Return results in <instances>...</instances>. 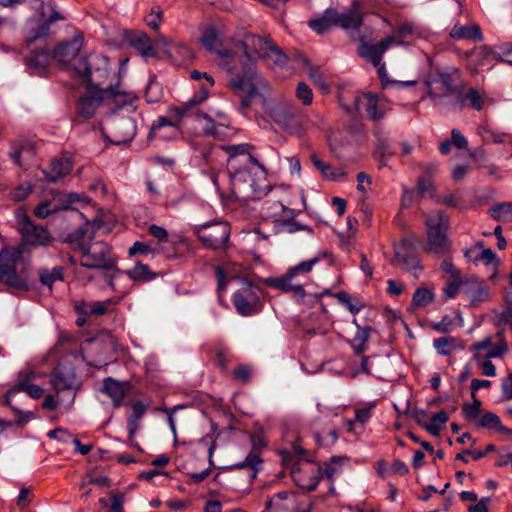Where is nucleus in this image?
I'll list each match as a JSON object with an SVG mask.
<instances>
[{
    "label": "nucleus",
    "instance_id": "28",
    "mask_svg": "<svg viewBox=\"0 0 512 512\" xmlns=\"http://www.w3.org/2000/svg\"><path fill=\"white\" fill-rule=\"evenodd\" d=\"M52 58L53 54L51 55L46 49L36 50L26 58V65L31 73L44 75Z\"/></svg>",
    "mask_w": 512,
    "mask_h": 512
},
{
    "label": "nucleus",
    "instance_id": "63",
    "mask_svg": "<svg viewBox=\"0 0 512 512\" xmlns=\"http://www.w3.org/2000/svg\"><path fill=\"white\" fill-rule=\"evenodd\" d=\"M40 279L43 284L51 286L55 281L62 279V270L44 271L41 273Z\"/></svg>",
    "mask_w": 512,
    "mask_h": 512
},
{
    "label": "nucleus",
    "instance_id": "35",
    "mask_svg": "<svg viewBox=\"0 0 512 512\" xmlns=\"http://www.w3.org/2000/svg\"><path fill=\"white\" fill-rule=\"evenodd\" d=\"M71 170V158L68 155H63L52 161L51 170L49 173H47V178L52 182H56L57 180L69 174Z\"/></svg>",
    "mask_w": 512,
    "mask_h": 512
},
{
    "label": "nucleus",
    "instance_id": "41",
    "mask_svg": "<svg viewBox=\"0 0 512 512\" xmlns=\"http://www.w3.org/2000/svg\"><path fill=\"white\" fill-rule=\"evenodd\" d=\"M18 392H25L28 396H30L33 399H38L43 394V389L35 384H14V386L7 392L6 394V401L7 404L10 405V399L14 397Z\"/></svg>",
    "mask_w": 512,
    "mask_h": 512
},
{
    "label": "nucleus",
    "instance_id": "64",
    "mask_svg": "<svg viewBox=\"0 0 512 512\" xmlns=\"http://www.w3.org/2000/svg\"><path fill=\"white\" fill-rule=\"evenodd\" d=\"M32 190L31 185L29 184H21L11 191V198L14 201H22L27 198Z\"/></svg>",
    "mask_w": 512,
    "mask_h": 512
},
{
    "label": "nucleus",
    "instance_id": "7",
    "mask_svg": "<svg viewBox=\"0 0 512 512\" xmlns=\"http://www.w3.org/2000/svg\"><path fill=\"white\" fill-rule=\"evenodd\" d=\"M427 251L437 255H444L451 247L447 236L449 227L448 217L441 211L428 215L426 221Z\"/></svg>",
    "mask_w": 512,
    "mask_h": 512
},
{
    "label": "nucleus",
    "instance_id": "19",
    "mask_svg": "<svg viewBox=\"0 0 512 512\" xmlns=\"http://www.w3.org/2000/svg\"><path fill=\"white\" fill-rule=\"evenodd\" d=\"M173 115V113H171ZM175 120H168L166 117H159L152 125L150 136L156 139L173 140L180 136L179 123L182 119L176 116Z\"/></svg>",
    "mask_w": 512,
    "mask_h": 512
},
{
    "label": "nucleus",
    "instance_id": "32",
    "mask_svg": "<svg viewBox=\"0 0 512 512\" xmlns=\"http://www.w3.org/2000/svg\"><path fill=\"white\" fill-rule=\"evenodd\" d=\"M128 390L129 385L127 383H121L112 378L104 380L103 391L112 399L115 407L122 404Z\"/></svg>",
    "mask_w": 512,
    "mask_h": 512
},
{
    "label": "nucleus",
    "instance_id": "52",
    "mask_svg": "<svg viewBox=\"0 0 512 512\" xmlns=\"http://www.w3.org/2000/svg\"><path fill=\"white\" fill-rule=\"evenodd\" d=\"M296 98L305 106H309L313 102V91L304 82L298 83L295 91Z\"/></svg>",
    "mask_w": 512,
    "mask_h": 512
},
{
    "label": "nucleus",
    "instance_id": "22",
    "mask_svg": "<svg viewBox=\"0 0 512 512\" xmlns=\"http://www.w3.org/2000/svg\"><path fill=\"white\" fill-rule=\"evenodd\" d=\"M462 294L474 306L489 299V290L486 284L477 278L464 279Z\"/></svg>",
    "mask_w": 512,
    "mask_h": 512
},
{
    "label": "nucleus",
    "instance_id": "51",
    "mask_svg": "<svg viewBox=\"0 0 512 512\" xmlns=\"http://www.w3.org/2000/svg\"><path fill=\"white\" fill-rule=\"evenodd\" d=\"M337 299L340 303L345 305V307L352 313L357 314L360 312V310L363 308V304L357 300L352 298L348 293L346 292H339L336 295Z\"/></svg>",
    "mask_w": 512,
    "mask_h": 512
},
{
    "label": "nucleus",
    "instance_id": "21",
    "mask_svg": "<svg viewBox=\"0 0 512 512\" xmlns=\"http://www.w3.org/2000/svg\"><path fill=\"white\" fill-rule=\"evenodd\" d=\"M395 41L396 37L388 36L375 45L362 42L359 46V55L367 61L371 62L375 67L379 66L383 54L391 45L394 44Z\"/></svg>",
    "mask_w": 512,
    "mask_h": 512
},
{
    "label": "nucleus",
    "instance_id": "33",
    "mask_svg": "<svg viewBox=\"0 0 512 512\" xmlns=\"http://www.w3.org/2000/svg\"><path fill=\"white\" fill-rule=\"evenodd\" d=\"M347 463L345 457H332L329 461L323 463V465H317L321 469L320 478H326L329 482L342 473L344 465Z\"/></svg>",
    "mask_w": 512,
    "mask_h": 512
},
{
    "label": "nucleus",
    "instance_id": "15",
    "mask_svg": "<svg viewBox=\"0 0 512 512\" xmlns=\"http://www.w3.org/2000/svg\"><path fill=\"white\" fill-rule=\"evenodd\" d=\"M83 46V34L76 31L70 41L61 42L53 52V58L63 67H71Z\"/></svg>",
    "mask_w": 512,
    "mask_h": 512
},
{
    "label": "nucleus",
    "instance_id": "46",
    "mask_svg": "<svg viewBox=\"0 0 512 512\" xmlns=\"http://www.w3.org/2000/svg\"><path fill=\"white\" fill-rule=\"evenodd\" d=\"M490 216L497 221H512V203L504 202L490 209Z\"/></svg>",
    "mask_w": 512,
    "mask_h": 512
},
{
    "label": "nucleus",
    "instance_id": "43",
    "mask_svg": "<svg viewBox=\"0 0 512 512\" xmlns=\"http://www.w3.org/2000/svg\"><path fill=\"white\" fill-rule=\"evenodd\" d=\"M372 409L373 407H365L357 409L355 412V418L354 420L347 421V429L349 432H356L357 428L356 425H361V430H363L364 425L369 421V419L372 416Z\"/></svg>",
    "mask_w": 512,
    "mask_h": 512
},
{
    "label": "nucleus",
    "instance_id": "26",
    "mask_svg": "<svg viewBox=\"0 0 512 512\" xmlns=\"http://www.w3.org/2000/svg\"><path fill=\"white\" fill-rule=\"evenodd\" d=\"M335 25L343 29H357L362 24V13L360 12L358 3L354 2L350 10L338 13L335 10L333 17Z\"/></svg>",
    "mask_w": 512,
    "mask_h": 512
},
{
    "label": "nucleus",
    "instance_id": "16",
    "mask_svg": "<svg viewBox=\"0 0 512 512\" xmlns=\"http://www.w3.org/2000/svg\"><path fill=\"white\" fill-rule=\"evenodd\" d=\"M395 265L412 272L415 276L422 270L418 257L411 252V243L408 239H402L394 244Z\"/></svg>",
    "mask_w": 512,
    "mask_h": 512
},
{
    "label": "nucleus",
    "instance_id": "45",
    "mask_svg": "<svg viewBox=\"0 0 512 512\" xmlns=\"http://www.w3.org/2000/svg\"><path fill=\"white\" fill-rule=\"evenodd\" d=\"M303 64L306 68L308 76L314 82V84L318 86L322 91L327 92L329 90V86L325 82L322 72L319 70V68L314 67L305 57H303Z\"/></svg>",
    "mask_w": 512,
    "mask_h": 512
},
{
    "label": "nucleus",
    "instance_id": "9",
    "mask_svg": "<svg viewBox=\"0 0 512 512\" xmlns=\"http://www.w3.org/2000/svg\"><path fill=\"white\" fill-rule=\"evenodd\" d=\"M196 233L204 246L220 250L226 247L230 236V227L226 222L206 223L199 226Z\"/></svg>",
    "mask_w": 512,
    "mask_h": 512
},
{
    "label": "nucleus",
    "instance_id": "11",
    "mask_svg": "<svg viewBox=\"0 0 512 512\" xmlns=\"http://www.w3.org/2000/svg\"><path fill=\"white\" fill-rule=\"evenodd\" d=\"M233 304L242 316L256 314L261 310L259 289L251 283L244 281L242 287L233 295Z\"/></svg>",
    "mask_w": 512,
    "mask_h": 512
},
{
    "label": "nucleus",
    "instance_id": "60",
    "mask_svg": "<svg viewBox=\"0 0 512 512\" xmlns=\"http://www.w3.org/2000/svg\"><path fill=\"white\" fill-rule=\"evenodd\" d=\"M415 34L414 26L411 23H403L398 27L397 35H393L396 37V41L394 44L402 45L405 42V38L407 36H412Z\"/></svg>",
    "mask_w": 512,
    "mask_h": 512
},
{
    "label": "nucleus",
    "instance_id": "1",
    "mask_svg": "<svg viewBox=\"0 0 512 512\" xmlns=\"http://www.w3.org/2000/svg\"><path fill=\"white\" fill-rule=\"evenodd\" d=\"M94 60L101 64L102 69L92 70L87 59H81L79 64L73 67L74 75L82 83H91L90 89L80 97L77 102V112L80 116L89 119L92 118L97 109L101 106L108 110L115 111L126 109L127 112L136 109V95L123 88L117 80L115 85H109L105 88L100 87L103 82L99 77L108 76L107 59L103 56H95Z\"/></svg>",
    "mask_w": 512,
    "mask_h": 512
},
{
    "label": "nucleus",
    "instance_id": "47",
    "mask_svg": "<svg viewBox=\"0 0 512 512\" xmlns=\"http://www.w3.org/2000/svg\"><path fill=\"white\" fill-rule=\"evenodd\" d=\"M127 276L135 281H149L155 277L149 267L142 263H137L132 269L126 271Z\"/></svg>",
    "mask_w": 512,
    "mask_h": 512
},
{
    "label": "nucleus",
    "instance_id": "23",
    "mask_svg": "<svg viewBox=\"0 0 512 512\" xmlns=\"http://www.w3.org/2000/svg\"><path fill=\"white\" fill-rule=\"evenodd\" d=\"M110 125L114 130V139L111 141L116 144L131 141L136 134L135 121L130 117H114L111 119Z\"/></svg>",
    "mask_w": 512,
    "mask_h": 512
},
{
    "label": "nucleus",
    "instance_id": "4",
    "mask_svg": "<svg viewBox=\"0 0 512 512\" xmlns=\"http://www.w3.org/2000/svg\"><path fill=\"white\" fill-rule=\"evenodd\" d=\"M242 54L246 58V62H242V72L235 74L231 79L240 76L244 71L253 67V62L257 58H261L270 67L283 66L286 62L285 54L275 46L270 39L264 36L248 34L242 41L234 44L233 58Z\"/></svg>",
    "mask_w": 512,
    "mask_h": 512
},
{
    "label": "nucleus",
    "instance_id": "10",
    "mask_svg": "<svg viewBox=\"0 0 512 512\" xmlns=\"http://www.w3.org/2000/svg\"><path fill=\"white\" fill-rule=\"evenodd\" d=\"M16 219L24 246H44L51 240L49 232L41 226H35L23 209L16 211Z\"/></svg>",
    "mask_w": 512,
    "mask_h": 512
},
{
    "label": "nucleus",
    "instance_id": "30",
    "mask_svg": "<svg viewBox=\"0 0 512 512\" xmlns=\"http://www.w3.org/2000/svg\"><path fill=\"white\" fill-rule=\"evenodd\" d=\"M450 37L454 40L470 39L474 41H482L483 36L479 25L477 24H460L455 23L450 30Z\"/></svg>",
    "mask_w": 512,
    "mask_h": 512
},
{
    "label": "nucleus",
    "instance_id": "57",
    "mask_svg": "<svg viewBox=\"0 0 512 512\" xmlns=\"http://www.w3.org/2000/svg\"><path fill=\"white\" fill-rule=\"evenodd\" d=\"M464 280L461 279V277L456 279H451L445 287L443 288V293L446 298L452 299L454 298L459 292L462 293V283Z\"/></svg>",
    "mask_w": 512,
    "mask_h": 512
},
{
    "label": "nucleus",
    "instance_id": "62",
    "mask_svg": "<svg viewBox=\"0 0 512 512\" xmlns=\"http://www.w3.org/2000/svg\"><path fill=\"white\" fill-rule=\"evenodd\" d=\"M274 287L286 291L293 292L298 299H303L305 296V290L302 283H286V285H273Z\"/></svg>",
    "mask_w": 512,
    "mask_h": 512
},
{
    "label": "nucleus",
    "instance_id": "24",
    "mask_svg": "<svg viewBox=\"0 0 512 512\" xmlns=\"http://www.w3.org/2000/svg\"><path fill=\"white\" fill-rule=\"evenodd\" d=\"M187 117H191L196 122L198 132L203 135L219 138L227 128L226 123H216L212 116L199 111L190 113Z\"/></svg>",
    "mask_w": 512,
    "mask_h": 512
},
{
    "label": "nucleus",
    "instance_id": "5",
    "mask_svg": "<svg viewBox=\"0 0 512 512\" xmlns=\"http://www.w3.org/2000/svg\"><path fill=\"white\" fill-rule=\"evenodd\" d=\"M80 251L82 253L81 266L98 270L89 275L88 280H103L115 291V280L120 276V272H107L115 264L108 244L103 241H95L90 244L81 243Z\"/></svg>",
    "mask_w": 512,
    "mask_h": 512
},
{
    "label": "nucleus",
    "instance_id": "36",
    "mask_svg": "<svg viewBox=\"0 0 512 512\" xmlns=\"http://www.w3.org/2000/svg\"><path fill=\"white\" fill-rule=\"evenodd\" d=\"M248 148V144L222 146V149L229 155L227 164L228 169L230 168L231 161H234V165L236 166L249 163V161H246V156L250 155L248 153Z\"/></svg>",
    "mask_w": 512,
    "mask_h": 512
},
{
    "label": "nucleus",
    "instance_id": "12",
    "mask_svg": "<svg viewBox=\"0 0 512 512\" xmlns=\"http://www.w3.org/2000/svg\"><path fill=\"white\" fill-rule=\"evenodd\" d=\"M349 114L367 112L369 118L377 120L383 117L386 112L385 100L378 95L368 92L354 97L352 105L344 106Z\"/></svg>",
    "mask_w": 512,
    "mask_h": 512
},
{
    "label": "nucleus",
    "instance_id": "49",
    "mask_svg": "<svg viewBox=\"0 0 512 512\" xmlns=\"http://www.w3.org/2000/svg\"><path fill=\"white\" fill-rule=\"evenodd\" d=\"M433 346L440 355H450L456 348L457 342L453 337H440L435 339Z\"/></svg>",
    "mask_w": 512,
    "mask_h": 512
},
{
    "label": "nucleus",
    "instance_id": "61",
    "mask_svg": "<svg viewBox=\"0 0 512 512\" xmlns=\"http://www.w3.org/2000/svg\"><path fill=\"white\" fill-rule=\"evenodd\" d=\"M495 56L498 60L512 65V43H504L499 46Z\"/></svg>",
    "mask_w": 512,
    "mask_h": 512
},
{
    "label": "nucleus",
    "instance_id": "44",
    "mask_svg": "<svg viewBox=\"0 0 512 512\" xmlns=\"http://www.w3.org/2000/svg\"><path fill=\"white\" fill-rule=\"evenodd\" d=\"M435 299V294L432 290L426 287H419L413 294L412 304L414 307L423 308L432 303Z\"/></svg>",
    "mask_w": 512,
    "mask_h": 512
},
{
    "label": "nucleus",
    "instance_id": "50",
    "mask_svg": "<svg viewBox=\"0 0 512 512\" xmlns=\"http://www.w3.org/2000/svg\"><path fill=\"white\" fill-rule=\"evenodd\" d=\"M283 129L292 135L300 137L306 133L308 129V121L304 118H298L296 114L293 117V120H290Z\"/></svg>",
    "mask_w": 512,
    "mask_h": 512
},
{
    "label": "nucleus",
    "instance_id": "13",
    "mask_svg": "<svg viewBox=\"0 0 512 512\" xmlns=\"http://www.w3.org/2000/svg\"><path fill=\"white\" fill-rule=\"evenodd\" d=\"M203 46L211 53L217 55L219 65L227 67L229 71H232L230 66L233 60V50L224 48V37L215 27L207 28L201 37Z\"/></svg>",
    "mask_w": 512,
    "mask_h": 512
},
{
    "label": "nucleus",
    "instance_id": "31",
    "mask_svg": "<svg viewBox=\"0 0 512 512\" xmlns=\"http://www.w3.org/2000/svg\"><path fill=\"white\" fill-rule=\"evenodd\" d=\"M492 52L486 47L481 46L468 54V67L477 73L490 65Z\"/></svg>",
    "mask_w": 512,
    "mask_h": 512
},
{
    "label": "nucleus",
    "instance_id": "48",
    "mask_svg": "<svg viewBox=\"0 0 512 512\" xmlns=\"http://www.w3.org/2000/svg\"><path fill=\"white\" fill-rule=\"evenodd\" d=\"M472 397L473 402L463 404L462 413L467 420L477 422L481 412V401L475 397L474 393H472Z\"/></svg>",
    "mask_w": 512,
    "mask_h": 512
},
{
    "label": "nucleus",
    "instance_id": "55",
    "mask_svg": "<svg viewBox=\"0 0 512 512\" xmlns=\"http://www.w3.org/2000/svg\"><path fill=\"white\" fill-rule=\"evenodd\" d=\"M379 76L381 78L382 84L384 87L392 86L395 88H406L410 87L416 84V80H408V81H390L386 79V70L385 67L382 65L378 70Z\"/></svg>",
    "mask_w": 512,
    "mask_h": 512
},
{
    "label": "nucleus",
    "instance_id": "40",
    "mask_svg": "<svg viewBox=\"0 0 512 512\" xmlns=\"http://www.w3.org/2000/svg\"><path fill=\"white\" fill-rule=\"evenodd\" d=\"M476 426L479 428L494 429L505 434H512V431L505 428L501 424L500 418L493 412H486L479 417Z\"/></svg>",
    "mask_w": 512,
    "mask_h": 512
},
{
    "label": "nucleus",
    "instance_id": "34",
    "mask_svg": "<svg viewBox=\"0 0 512 512\" xmlns=\"http://www.w3.org/2000/svg\"><path fill=\"white\" fill-rule=\"evenodd\" d=\"M426 85L428 89L427 95L433 101L447 96L452 88L449 78L443 75L438 80L427 81Z\"/></svg>",
    "mask_w": 512,
    "mask_h": 512
},
{
    "label": "nucleus",
    "instance_id": "37",
    "mask_svg": "<svg viewBox=\"0 0 512 512\" xmlns=\"http://www.w3.org/2000/svg\"><path fill=\"white\" fill-rule=\"evenodd\" d=\"M353 323L355 324L357 331H356L353 339L350 341V344H351V347L353 348L354 352L357 355H361L366 350V343H367L368 339L370 338L371 327L370 326L361 327L357 323L356 319L353 320Z\"/></svg>",
    "mask_w": 512,
    "mask_h": 512
},
{
    "label": "nucleus",
    "instance_id": "58",
    "mask_svg": "<svg viewBox=\"0 0 512 512\" xmlns=\"http://www.w3.org/2000/svg\"><path fill=\"white\" fill-rule=\"evenodd\" d=\"M494 450H495V446L493 444H489L486 446L484 451L464 450L463 452L457 454L456 459L467 463L468 459H466V455H472L473 460H479V459L483 458L487 453L492 452Z\"/></svg>",
    "mask_w": 512,
    "mask_h": 512
},
{
    "label": "nucleus",
    "instance_id": "14",
    "mask_svg": "<svg viewBox=\"0 0 512 512\" xmlns=\"http://www.w3.org/2000/svg\"><path fill=\"white\" fill-rule=\"evenodd\" d=\"M321 469L312 462H301L291 471L294 483L302 489L314 490L320 479Z\"/></svg>",
    "mask_w": 512,
    "mask_h": 512
},
{
    "label": "nucleus",
    "instance_id": "53",
    "mask_svg": "<svg viewBox=\"0 0 512 512\" xmlns=\"http://www.w3.org/2000/svg\"><path fill=\"white\" fill-rule=\"evenodd\" d=\"M49 22H46L45 20H42L36 24V26H33L29 30L28 34V41L33 42L37 39H40L42 37H45L48 35L50 30Z\"/></svg>",
    "mask_w": 512,
    "mask_h": 512
},
{
    "label": "nucleus",
    "instance_id": "56",
    "mask_svg": "<svg viewBox=\"0 0 512 512\" xmlns=\"http://www.w3.org/2000/svg\"><path fill=\"white\" fill-rule=\"evenodd\" d=\"M216 277L218 280V290L222 291L225 289L227 283L230 280L236 279L237 277L230 271L229 267H217Z\"/></svg>",
    "mask_w": 512,
    "mask_h": 512
},
{
    "label": "nucleus",
    "instance_id": "54",
    "mask_svg": "<svg viewBox=\"0 0 512 512\" xmlns=\"http://www.w3.org/2000/svg\"><path fill=\"white\" fill-rule=\"evenodd\" d=\"M163 19V11L159 6H154L145 16L146 24L153 30L157 31Z\"/></svg>",
    "mask_w": 512,
    "mask_h": 512
},
{
    "label": "nucleus",
    "instance_id": "27",
    "mask_svg": "<svg viewBox=\"0 0 512 512\" xmlns=\"http://www.w3.org/2000/svg\"><path fill=\"white\" fill-rule=\"evenodd\" d=\"M209 87L210 86L202 85L189 101L172 108L170 113L175 114L179 119L186 118L188 114L193 113L194 107L203 103L207 99Z\"/></svg>",
    "mask_w": 512,
    "mask_h": 512
},
{
    "label": "nucleus",
    "instance_id": "38",
    "mask_svg": "<svg viewBox=\"0 0 512 512\" xmlns=\"http://www.w3.org/2000/svg\"><path fill=\"white\" fill-rule=\"evenodd\" d=\"M130 43L144 57H154L156 55L151 39L144 33L132 35Z\"/></svg>",
    "mask_w": 512,
    "mask_h": 512
},
{
    "label": "nucleus",
    "instance_id": "25",
    "mask_svg": "<svg viewBox=\"0 0 512 512\" xmlns=\"http://www.w3.org/2000/svg\"><path fill=\"white\" fill-rule=\"evenodd\" d=\"M124 295L125 293H123L119 297H113L105 301H79L75 303V310L79 315L82 316H101L105 314L111 306L118 304L124 297Z\"/></svg>",
    "mask_w": 512,
    "mask_h": 512
},
{
    "label": "nucleus",
    "instance_id": "20",
    "mask_svg": "<svg viewBox=\"0 0 512 512\" xmlns=\"http://www.w3.org/2000/svg\"><path fill=\"white\" fill-rule=\"evenodd\" d=\"M50 383L57 393L66 390L73 392L78 385L74 369L61 365L54 369Z\"/></svg>",
    "mask_w": 512,
    "mask_h": 512
},
{
    "label": "nucleus",
    "instance_id": "17",
    "mask_svg": "<svg viewBox=\"0 0 512 512\" xmlns=\"http://www.w3.org/2000/svg\"><path fill=\"white\" fill-rule=\"evenodd\" d=\"M320 257L302 261L299 264L290 267L281 277L271 279V285H286V283H302L307 275L312 271L313 267L319 263Z\"/></svg>",
    "mask_w": 512,
    "mask_h": 512
},
{
    "label": "nucleus",
    "instance_id": "2",
    "mask_svg": "<svg viewBox=\"0 0 512 512\" xmlns=\"http://www.w3.org/2000/svg\"><path fill=\"white\" fill-rule=\"evenodd\" d=\"M230 88L240 98V110L243 113L257 101L263 112L281 128H284L296 115L295 105L283 97L272 98L270 83L251 67L247 68L242 75L231 79Z\"/></svg>",
    "mask_w": 512,
    "mask_h": 512
},
{
    "label": "nucleus",
    "instance_id": "6",
    "mask_svg": "<svg viewBox=\"0 0 512 512\" xmlns=\"http://www.w3.org/2000/svg\"><path fill=\"white\" fill-rule=\"evenodd\" d=\"M496 337L499 340L495 344L491 336H486L482 340L473 343L470 347L473 359L477 362L482 374L488 377L496 375V367L491 362V359L502 357L508 350V344L503 338V331H498Z\"/></svg>",
    "mask_w": 512,
    "mask_h": 512
},
{
    "label": "nucleus",
    "instance_id": "59",
    "mask_svg": "<svg viewBox=\"0 0 512 512\" xmlns=\"http://www.w3.org/2000/svg\"><path fill=\"white\" fill-rule=\"evenodd\" d=\"M465 99L476 110H481L484 104V96L476 89L470 88L466 92Z\"/></svg>",
    "mask_w": 512,
    "mask_h": 512
},
{
    "label": "nucleus",
    "instance_id": "42",
    "mask_svg": "<svg viewBox=\"0 0 512 512\" xmlns=\"http://www.w3.org/2000/svg\"><path fill=\"white\" fill-rule=\"evenodd\" d=\"M449 417L445 411H439L434 414L430 421L426 424H423V427L433 436H438L440 434L441 429L448 421Z\"/></svg>",
    "mask_w": 512,
    "mask_h": 512
},
{
    "label": "nucleus",
    "instance_id": "39",
    "mask_svg": "<svg viewBox=\"0 0 512 512\" xmlns=\"http://www.w3.org/2000/svg\"><path fill=\"white\" fill-rule=\"evenodd\" d=\"M333 17H335V9L328 8L325 10L322 17L309 21V26L316 33L323 34L330 28L336 26Z\"/></svg>",
    "mask_w": 512,
    "mask_h": 512
},
{
    "label": "nucleus",
    "instance_id": "3",
    "mask_svg": "<svg viewBox=\"0 0 512 512\" xmlns=\"http://www.w3.org/2000/svg\"><path fill=\"white\" fill-rule=\"evenodd\" d=\"M249 163L241 166L230 162L228 169L230 176L231 192L239 200L260 198L267 194L266 181L267 171L252 155L246 156Z\"/></svg>",
    "mask_w": 512,
    "mask_h": 512
},
{
    "label": "nucleus",
    "instance_id": "8",
    "mask_svg": "<svg viewBox=\"0 0 512 512\" xmlns=\"http://www.w3.org/2000/svg\"><path fill=\"white\" fill-rule=\"evenodd\" d=\"M24 245L6 247L0 252V282L20 288L24 282L16 275L17 263L21 260Z\"/></svg>",
    "mask_w": 512,
    "mask_h": 512
},
{
    "label": "nucleus",
    "instance_id": "29",
    "mask_svg": "<svg viewBox=\"0 0 512 512\" xmlns=\"http://www.w3.org/2000/svg\"><path fill=\"white\" fill-rule=\"evenodd\" d=\"M311 162L326 180L340 182L348 175L347 171L343 168L333 167L329 163L319 159L316 155L311 156Z\"/></svg>",
    "mask_w": 512,
    "mask_h": 512
},
{
    "label": "nucleus",
    "instance_id": "18",
    "mask_svg": "<svg viewBox=\"0 0 512 512\" xmlns=\"http://www.w3.org/2000/svg\"><path fill=\"white\" fill-rule=\"evenodd\" d=\"M155 44L163 49L165 54L177 65L193 58L192 51L182 43L175 42L164 35H158Z\"/></svg>",
    "mask_w": 512,
    "mask_h": 512
}]
</instances>
